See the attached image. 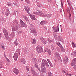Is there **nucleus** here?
<instances>
[{
  "label": "nucleus",
  "mask_w": 76,
  "mask_h": 76,
  "mask_svg": "<svg viewBox=\"0 0 76 76\" xmlns=\"http://www.w3.org/2000/svg\"><path fill=\"white\" fill-rule=\"evenodd\" d=\"M38 12H33L34 14L38 15V16H40L42 17H45L46 18H50L52 15L51 14H45L37 10Z\"/></svg>",
  "instance_id": "obj_1"
},
{
  "label": "nucleus",
  "mask_w": 76,
  "mask_h": 76,
  "mask_svg": "<svg viewBox=\"0 0 76 76\" xmlns=\"http://www.w3.org/2000/svg\"><path fill=\"white\" fill-rule=\"evenodd\" d=\"M42 64H41V66H42V67H44V66H47L48 67L49 66V65H48V62H47V61H46L44 59H43L42 61Z\"/></svg>",
  "instance_id": "obj_2"
},
{
  "label": "nucleus",
  "mask_w": 76,
  "mask_h": 76,
  "mask_svg": "<svg viewBox=\"0 0 76 76\" xmlns=\"http://www.w3.org/2000/svg\"><path fill=\"white\" fill-rule=\"evenodd\" d=\"M36 50L39 53H41L43 51L42 47L40 46H38L37 47Z\"/></svg>",
  "instance_id": "obj_3"
},
{
  "label": "nucleus",
  "mask_w": 76,
  "mask_h": 76,
  "mask_svg": "<svg viewBox=\"0 0 76 76\" xmlns=\"http://www.w3.org/2000/svg\"><path fill=\"white\" fill-rule=\"evenodd\" d=\"M52 28L53 30L55 32H58V31H59V28H58V26H57V27L53 26Z\"/></svg>",
  "instance_id": "obj_4"
},
{
  "label": "nucleus",
  "mask_w": 76,
  "mask_h": 76,
  "mask_svg": "<svg viewBox=\"0 0 76 76\" xmlns=\"http://www.w3.org/2000/svg\"><path fill=\"white\" fill-rule=\"evenodd\" d=\"M12 31L13 32L16 31L18 30V26H14L13 25H12Z\"/></svg>",
  "instance_id": "obj_5"
},
{
  "label": "nucleus",
  "mask_w": 76,
  "mask_h": 76,
  "mask_svg": "<svg viewBox=\"0 0 76 76\" xmlns=\"http://www.w3.org/2000/svg\"><path fill=\"white\" fill-rule=\"evenodd\" d=\"M18 58V54L17 53H15L13 56V58L15 61H17Z\"/></svg>",
  "instance_id": "obj_6"
},
{
  "label": "nucleus",
  "mask_w": 76,
  "mask_h": 76,
  "mask_svg": "<svg viewBox=\"0 0 76 76\" xmlns=\"http://www.w3.org/2000/svg\"><path fill=\"white\" fill-rule=\"evenodd\" d=\"M40 41L43 44H46V43H47V42L45 41V40L44 39V38L41 37L40 38Z\"/></svg>",
  "instance_id": "obj_7"
},
{
  "label": "nucleus",
  "mask_w": 76,
  "mask_h": 76,
  "mask_svg": "<svg viewBox=\"0 0 76 76\" xmlns=\"http://www.w3.org/2000/svg\"><path fill=\"white\" fill-rule=\"evenodd\" d=\"M31 73L34 76H39V75L37 74L36 72H35L33 69H31Z\"/></svg>",
  "instance_id": "obj_8"
},
{
  "label": "nucleus",
  "mask_w": 76,
  "mask_h": 76,
  "mask_svg": "<svg viewBox=\"0 0 76 76\" xmlns=\"http://www.w3.org/2000/svg\"><path fill=\"white\" fill-rule=\"evenodd\" d=\"M13 72L14 73H15V74L17 75L19 73V70L16 69H13Z\"/></svg>",
  "instance_id": "obj_9"
},
{
  "label": "nucleus",
  "mask_w": 76,
  "mask_h": 76,
  "mask_svg": "<svg viewBox=\"0 0 76 76\" xmlns=\"http://www.w3.org/2000/svg\"><path fill=\"white\" fill-rule=\"evenodd\" d=\"M76 58H75L73 60L72 62L71 66H73L74 65H75V64H76Z\"/></svg>",
  "instance_id": "obj_10"
},
{
  "label": "nucleus",
  "mask_w": 76,
  "mask_h": 76,
  "mask_svg": "<svg viewBox=\"0 0 76 76\" xmlns=\"http://www.w3.org/2000/svg\"><path fill=\"white\" fill-rule=\"evenodd\" d=\"M20 23L21 24V25L22 27H25L26 24L25 23H23V22L22 20H20Z\"/></svg>",
  "instance_id": "obj_11"
},
{
  "label": "nucleus",
  "mask_w": 76,
  "mask_h": 76,
  "mask_svg": "<svg viewBox=\"0 0 76 76\" xmlns=\"http://www.w3.org/2000/svg\"><path fill=\"white\" fill-rule=\"evenodd\" d=\"M68 58L67 56H65L64 57V64H67V63Z\"/></svg>",
  "instance_id": "obj_12"
},
{
  "label": "nucleus",
  "mask_w": 76,
  "mask_h": 76,
  "mask_svg": "<svg viewBox=\"0 0 76 76\" xmlns=\"http://www.w3.org/2000/svg\"><path fill=\"white\" fill-rule=\"evenodd\" d=\"M13 25L14 26H18V21L15 20L13 21Z\"/></svg>",
  "instance_id": "obj_13"
},
{
  "label": "nucleus",
  "mask_w": 76,
  "mask_h": 76,
  "mask_svg": "<svg viewBox=\"0 0 76 76\" xmlns=\"http://www.w3.org/2000/svg\"><path fill=\"white\" fill-rule=\"evenodd\" d=\"M20 63H21V62H22L23 63V64H25V63H26V61H25V59L24 58L20 59Z\"/></svg>",
  "instance_id": "obj_14"
},
{
  "label": "nucleus",
  "mask_w": 76,
  "mask_h": 76,
  "mask_svg": "<svg viewBox=\"0 0 76 76\" xmlns=\"http://www.w3.org/2000/svg\"><path fill=\"white\" fill-rule=\"evenodd\" d=\"M24 8L25 9L26 11L27 12V11H29L30 10L29 8L27 6H25L24 7Z\"/></svg>",
  "instance_id": "obj_15"
},
{
  "label": "nucleus",
  "mask_w": 76,
  "mask_h": 76,
  "mask_svg": "<svg viewBox=\"0 0 76 76\" xmlns=\"http://www.w3.org/2000/svg\"><path fill=\"white\" fill-rule=\"evenodd\" d=\"M5 15L6 16H10L11 14L9 12V10H8L7 11L5 12Z\"/></svg>",
  "instance_id": "obj_16"
},
{
  "label": "nucleus",
  "mask_w": 76,
  "mask_h": 76,
  "mask_svg": "<svg viewBox=\"0 0 76 76\" xmlns=\"http://www.w3.org/2000/svg\"><path fill=\"white\" fill-rule=\"evenodd\" d=\"M47 51L49 55H51V52L50 51V50L49 49H47L45 50V52Z\"/></svg>",
  "instance_id": "obj_17"
},
{
  "label": "nucleus",
  "mask_w": 76,
  "mask_h": 76,
  "mask_svg": "<svg viewBox=\"0 0 76 76\" xmlns=\"http://www.w3.org/2000/svg\"><path fill=\"white\" fill-rule=\"evenodd\" d=\"M31 19L33 20H36V18H35V15H31L30 16Z\"/></svg>",
  "instance_id": "obj_18"
},
{
  "label": "nucleus",
  "mask_w": 76,
  "mask_h": 76,
  "mask_svg": "<svg viewBox=\"0 0 76 76\" xmlns=\"http://www.w3.org/2000/svg\"><path fill=\"white\" fill-rule=\"evenodd\" d=\"M30 29H31V33H32V34H33V33H34V32H35V31L36 30L35 28H31Z\"/></svg>",
  "instance_id": "obj_19"
},
{
  "label": "nucleus",
  "mask_w": 76,
  "mask_h": 76,
  "mask_svg": "<svg viewBox=\"0 0 76 76\" xmlns=\"http://www.w3.org/2000/svg\"><path fill=\"white\" fill-rule=\"evenodd\" d=\"M55 56L56 57H57V58H58L60 57V56L59 55V54L58 53L56 52L55 53Z\"/></svg>",
  "instance_id": "obj_20"
},
{
  "label": "nucleus",
  "mask_w": 76,
  "mask_h": 76,
  "mask_svg": "<svg viewBox=\"0 0 76 76\" xmlns=\"http://www.w3.org/2000/svg\"><path fill=\"white\" fill-rule=\"evenodd\" d=\"M23 18L24 19H25V20H26V21H27V22H29V20L28 19V18L27 17L25 16H23Z\"/></svg>",
  "instance_id": "obj_21"
},
{
  "label": "nucleus",
  "mask_w": 76,
  "mask_h": 76,
  "mask_svg": "<svg viewBox=\"0 0 76 76\" xmlns=\"http://www.w3.org/2000/svg\"><path fill=\"white\" fill-rule=\"evenodd\" d=\"M4 35L7 39H8L9 38V35H8V32L4 34Z\"/></svg>",
  "instance_id": "obj_22"
},
{
  "label": "nucleus",
  "mask_w": 76,
  "mask_h": 76,
  "mask_svg": "<svg viewBox=\"0 0 76 76\" xmlns=\"http://www.w3.org/2000/svg\"><path fill=\"white\" fill-rule=\"evenodd\" d=\"M15 35V32H12V33L10 34V36L11 37V38H13L14 37Z\"/></svg>",
  "instance_id": "obj_23"
},
{
  "label": "nucleus",
  "mask_w": 76,
  "mask_h": 76,
  "mask_svg": "<svg viewBox=\"0 0 76 76\" xmlns=\"http://www.w3.org/2000/svg\"><path fill=\"white\" fill-rule=\"evenodd\" d=\"M41 70L42 73H45V68H42L41 69Z\"/></svg>",
  "instance_id": "obj_24"
},
{
  "label": "nucleus",
  "mask_w": 76,
  "mask_h": 76,
  "mask_svg": "<svg viewBox=\"0 0 76 76\" xmlns=\"http://www.w3.org/2000/svg\"><path fill=\"white\" fill-rule=\"evenodd\" d=\"M71 55L72 57H75V56H76V53H75V52H74L72 53H71Z\"/></svg>",
  "instance_id": "obj_25"
},
{
  "label": "nucleus",
  "mask_w": 76,
  "mask_h": 76,
  "mask_svg": "<svg viewBox=\"0 0 76 76\" xmlns=\"http://www.w3.org/2000/svg\"><path fill=\"white\" fill-rule=\"evenodd\" d=\"M57 39L58 41H61L62 40V38H61V37L60 36L57 37Z\"/></svg>",
  "instance_id": "obj_26"
},
{
  "label": "nucleus",
  "mask_w": 76,
  "mask_h": 76,
  "mask_svg": "<svg viewBox=\"0 0 76 76\" xmlns=\"http://www.w3.org/2000/svg\"><path fill=\"white\" fill-rule=\"evenodd\" d=\"M40 25H45V22L44 21H42L40 23Z\"/></svg>",
  "instance_id": "obj_27"
},
{
  "label": "nucleus",
  "mask_w": 76,
  "mask_h": 76,
  "mask_svg": "<svg viewBox=\"0 0 76 76\" xmlns=\"http://www.w3.org/2000/svg\"><path fill=\"white\" fill-rule=\"evenodd\" d=\"M16 52L18 53L19 55H20V50L19 49H18L16 50Z\"/></svg>",
  "instance_id": "obj_28"
},
{
  "label": "nucleus",
  "mask_w": 76,
  "mask_h": 76,
  "mask_svg": "<svg viewBox=\"0 0 76 76\" xmlns=\"http://www.w3.org/2000/svg\"><path fill=\"white\" fill-rule=\"evenodd\" d=\"M36 43V39H33L32 44H35Z\"/></svg>",
  "instance_id": "obj_29"
},
{
  "label": "nucleus",
  "mask_w": 76,
  "mask_h": 76,
  "mask_svg": "<svg viewBox=\"0 0 76 76\" xmlns=\"http://www.w3.org/2000/svg\"><path fill=\"white\" fill-rule=\"evenodd\" d=\"M61 51L63 53H64V52H65V50H64V48H63V47H61Z\"/></svg>",
  "instance_id": "obj_30"
},
{
  "label": "nucleus",
  "mask_w": 76,
  "mask_h": 76,
  "mask_svg": "<svg viewBox=\"0 0 76 76\" xmlns=\"http://www.w3.org/2000/svg\"><path fill=\"white\" fill-rule=\"evenodd\" d=\"M34 66H35V67L37 68V69H38V70L39 71H40V69L39 68H38V65H37L36 64H35L34 65Z\"/></svg>",
  "instance_id": "obj_31"
},
{
  "label": "nucleus",
  "mask_w": 76,
  "mask_h": 76,
  "mask_svg": "<svg viewBox=\"0 0 76 76\" xmlns=\"http://www.w3.org/2000/svg\"><path fill=\"white\" fill-rule=\"evenodd\" d=\"M3 33L4 34L7 33V30H6L5 28H3Z\"/></svg>",
  "instance_id": "obj_32"
},
{
  "label": "nucleus",
  "mask_w": 76,
  "mask_h": 76,
  "mask_svg": "<svg viewBox=\"0 0 76 76\" xmlns=\"http://www.w3.org/2000/svg\"><path fill=\"white\" fill-rule=\"evenodd\" d=\"M72 45L73 47H76V44H75L74 43H73V42H72Z\"/></svg>",
  "instance_id": "obj_33"
},
{
  "label": "nucleus",
  "mask_w": 76,
  "mask_h": 76,
  "mask_svg": "<svg viewBox=\"0 0 76 76\" xmlns=\"http://www.w3.org/2000/svg\"><path fill=\"white\" fill-rule=\"evenodd\" d=\"M7 5L9 6H13V4H11L10 3L7 2Z\"/></svg>",
  "instance_id": "obj_34"
},
{
  "label": "nucleus",
  "mask_w": 76,
  "mask_h": 76,
  "mask_svg": "<svg viewBox=\"0 0 76 76\" xmlns=\"http://www.w3.org/2000/svg\"><path fill=\"white\" fill-rule=\"evenodd\" d=\"M48 76H52L53 75L50 71L48 73Z\"/></svg>",
  "instance_id": "obj_35"
},
{
  "label": "nucleus",
  "mask_w": 76,
  "mask_h": 76,
  "mask_svg": "<svg viewBox=\"0 0 76 76\" xmlns=\"http://www.w3.org/2000/svg\"><path fill=\"white\" fill-rule=\"evenodd\" d=\"M51 47L53 50H54L55 48H54V45H52L51 46Z\"/></svg>",
  "instance_id": "obj_36"
},
{
  "label": "nucleus",
  "mask_w": 76,
  "mask_h": 76,
  "mask_svg": "<svg viewBox=\"0 0 76 76\" xmlns=\"http://www.w3.org/2000/svg\"><path fill=\"white\" fill-rule=\"evenodd\" d=\"M33 62H36L37 61V59L35 58H34L32 59V61Z\"/></svg>",
  "instance_id": "obj_37"
},
{
  "label": "nucleus",
  "mask_w": 76,
  "mask_h": 76,
  "mask_svg": "<svg viewBox=\"0 0 76 76\" xmlns=\"http://www.w3.org/2000/svg\"><path fill=\"white\" fill-rule=\"evenodd\" d=\"M57 45H58L59 47H61V43L60 42H58L57 43Z\"/></svg>",
  "instance_id": "obj_38"
},
{
  "label": "nucleus",
  "mask_w": 76,
  "mask_h": 76,
  "mask_svg": "<svg viewBox=\"0 0 76 76\" xmlns=\"http://www.w3.org/2000/svg\"><path fill=\"white\" fill-rule=\"evenodd\" d=\"M14 44L16 46H18V42H17V41L16 40L14 42Z\"/></svg>",
  "instance_id": "obj_39"
},
{
  "label": "nucleus",
  "mask_w": 76,
  "mask_h": 76,
  "mask_svg": "<svg viewBox=\"0 0 76 76\" xmlns=\"http://www.w3.org/2000/svg\"><path fill=\"white\" fill-rule=\"evenodd\" d=\"M29 67L28 66H27L26 67V70L27 72L29 71Z\"/></svg>",
  "instance_id": "obj_40"
},
{
  "label": "nucleus",
  "mask_w": 76,
  "mask_h": 76,
  "mask_svg": "<svg viewBox=\"0 0 76 76\" xmlns=\"http://www.w3.org/2000/svg\"><path fill=\"white\" fill-rule=\"evenodd\" d=\"M3 68V65H2V63L1 62H0V68Z\"/></svg>",
  "instance_id": "obj_41"
},
{
  "label": "nucleus",
  "mask_w": 76,
  "mask_h": 76,
  "mask_svg": "<svg viewBox=\"0 0 76 76\" xmlns=\"http://www.w3.org/2000/svg\"><path fill=\"white\" fill-rule=\"evenodd\" d=\"M25 0L26 1L27 4H30V1H28V0Z\"/></svg>",
  "instance_id": "obj_42"
},
{
  "label": "nucleus",
  "mask_w": 76,
  "mask_h": 76,
  "mask_svg": "<svg viewBox=\"0 0 76 76\" xmlns=\"http://www.w3.org/2000/svg\"><path fill=\"white\" fill-rule=\"evenodd\" d=\"M48 41L49 42H53V40H50V39H49V38H48Z\"/></svg>",
  "instance_id": "obj_43"
},
{
  "label": "nucleus",
  "mask_w": 76,
  "mask_h": 76,
  "mask_svg": "<svg viewBox=\"0 0 76 76\" xmlns=\"http://www.w3.org/2000/svg\"><path fill=\"white\" fill-rule=\"evenodd\" d=\"M47 60L48 62L49 63V64L50 65H51V61H50V60H49V59H47Z\"/></svg>",
  "instance_id": "obj_44"
},
{
  "label": "nucleus",
  "mask_w": 76,
  "mask_h": 76,
  "mask_svg": "<svg viewBox=\"0 0 76 76\" xmlns=\"http://www.w3.org/2000/svg\"><path fill=\"white\" fill-rule=\"evenodd\" d=\"M69 19L70 20H71V18H72V17H71V14L70 12L69 13Z\"/></svg>",
  "instance_id": "obj_45"
},
{
  "label": "nucleus",
  "mask_w": 76,
  "mask_h": 76,
  "mask_svg": "<svg viewBox=\"0 0 76 76\" xmlns=\"http://www.w3.org/2000/svg\"><path fill=\"white\" fill-rule=\"evenodd\" d=\"M33 34H34V35H35L36 36L37 35V31L34 32V33H33Z\"/></svg>",
  "instance_id": "obj_46"
},
{
  "label": "nucleus",
  "mask_w": 76,
  "mask_h": 76,
  "mask_svg": "<svg viewBox=\"0 0 76 76\" xmlns=\"http://www.w3.org/2000/svg\"><path fill=\"white\" fill-rule=\"evenodd\" d=\"M26 12H27V13H28V14L29 15V16H30V15H31V14L29 12V11H26Z\"/></svg>",
  "instance_id": "obj_47"
},
{
  "label": "nucleus",
  "mask_w": 76,
  "mask_h": 76,
  "mask_svg": "<svg viewBox=\"0 0 76 76\" xmlns=\"http://www.w3.org/2000/svg\"><path fill=\"white\" fill-rule=\"evenodd\" d=\"M53 35H54V37L55 38H57V35H56V34H54Z\"/></svg>",
  "instance_id": "obj_48"
},
{
  "label": "nucleus",
  "mask_w": 76,
  "mask_h": 76,
  "mask_svg": "<svg viewBox=\"0 0 76 76\" xmlns=\"http://www.w3.org/2000/svg\"><path fill=\"white\" fill-rule=\"evenodd\" d=\"M21 33H22V31H19L18 33V34H21Z\"/></svg>",
  "instance_id": "obj_49"
},
{
  "label": "nucleus",
  "mask_w": 76,
  "mask_h": 76,
  "mask_svg": "<svg viewBox=\"0 0 76 76\" xmlns=\"http://www.w3.org/2000/svg\"><path fill=\"white\" fill-rule=\"evenodd\" d=\"M68 10H69V12H70V10H71V8L70 7H69V8H68Z\"/></svg>",
  "instance_id": "obj_50"
},
{
  "label": "nucleus",
  "mask_w": 76,
  "mask_h": 76,
  "mask_svg": "<svg viewBox=\"0 0 76 76\" xmlns=\"http://www.w3.org/2000/svg\"><path fill=\"white\" fill-rule=\"evenodd\" d=\"M2 48L4 50H5V48H4V46H2Z\"/></svg>",
  "instance_id": "obj_51"
},
{
  "label": "nucleus",
  "mask_w": 76,
  "mask_h": 76,
  "mask_svg": "<svg viewBox=\"0 0 76 76\" xmlns=\"http://www.w3.org/2000/svg\"><path fill=\"white\" fill-rule=\"evenodd\" d=\"M61 6L63 7V3L62 2V1H61Z\"/></svg>",
  "instance_id": "obj_52"
},
{
  "label": "nucleus",
  "mask_w": 76,
  "mask_h": 76,
  "mask_svg": "<svg viewBox=\"0 0 76 76\" xmlns=\"http://www.w3.org/2000/svg\"><path fill=\"white\" fill-rule=\"evenodd\" d=\"M16 12L15 11H14L13 12V15H15V14H16Z\"/></svg>",
  "instance_id": "obj_53"
},
{
  "label": "nucleus",
  "mask_w": 76,
  "mask_h": 76,
  "mask_svg": "<svg viewBox=\"0 0 76 76\" xmlns=\"http://www.w3.org/2000/svg\"><path fill=\"white\" fill-rule=\"evenodd\" d=\"M2 35V34L0 33V39L1 38V35Z\"/></svg>",
  "instance_id": "obj_54"
},
{
  "label": "nucleus",
  "mask_w": 76,
  "mask_h": 76,
  "mask_svg": "<svg viewBox=\"0 0 76 76\" xmlns=\"http://www.w3.org/2000/svg\"><path fill=\"white\" fill-rule=\"evenodd\" d=\"M74 69H75V70H76V65H75L74 66Z\"/></svg>",
  "instance_id": "obj_55"
},
{
  "label": "nucleus",
  "mask_w": 76,
  "mask_h": 76,
  "mask_svg": "<svg viewBox=\"0 0 76 76\" xmlns=\"http://www.w3.org/2000/svg\"><path fill=\"white\" fill-rule=\"evenodd\" d=\"M40 76H44V75H43V74L42 73H41L40 74Z\"/></svg>",
  "instance_id": "obj_56"
},
{
  "label": "nucleus",
  "mask_w": 76,
  "mask_h": 76,
  "mask_svg": "<svg viewBox=\"0 0 76 76\" xmlns=\"http://www.w3.org/2000/svg\"><path fill=\"white\" fill-rule=\"evenodd\" d=\"M63 73H66V72L64 70L63 71Z\"/></svg>",
  "instance_id": "obj_57"
},
{
  "label": "nucleus",
  "mask_w": 76,
  "mask_h": 76,
  "mask_svg": "<svg viewBox=\"0 0 76 76\" xmlns=\"http://www.w3.org/2000/svg\"><path fill=\"white\" fill-rule=\"evenodd\" d=\"M66 76H67V75H69V74L68 73H66Z\"/></svg>",
  "instance_id": "obj_58"
},
{
  "label": "nucleus",
  "mask_w": 76,
  "mask_h": 76,
  "mask_svg": "<svg viewBox=\"0 0 76 76\" xmlns=\"http://www.w3.org/2000/svg\"><path fill=\"white\" fill-rule=\"evenodd\" d=\"M37 6L39 7H41V6L39 5H38Z\"/></svg>",
  "instance_id": "obj_59"
},
{
  "label": "nucleus",
  "mask_w": 76,
  "mask_h": 76,
  "mask_svg": "<svg viewBox=\"0 0 76 76\" xmlns=\"http://www.w3.org/2000/svg\"><path fill=\"white\" fill-rule=\"evenodd\" d=\"M51 0H48V2H50V1H51Z\"/></svg>",
  "instance_id": "obj_60"
},
{
  "label": "nucleus",
  "mask_w": 76,
  "mask_h": 76,
  "mask_svg": "<svg viewBox=\"0 0 76 76\" xmlns=\"http://www.w3.org/2000/svg\"><path fill=\"white\" fill-rule=\"evenodd\" d=\"M51 0H48V2H50V1H51Z\"/></svg>",
  "instance_id": "obj_61"
},
{
  "label": "nucleus",
  "mask_w": 76,
  "mask_h": 76,
  "mask_svg": "<svg viewBox=\"0 0 76 76\" xmlns=\"http://www.w3.org/2000/svg\"><path fill=\"white\" fill-rule=\"evenodd\" d=\"M4 56V57L6 59H7V57H6V56Z\"/></svg>",
  "instance_id": "obj_62"
},
{
  "label": "nucleus",
  "mask_w": 76,
  "mask_h": 76,
  "mask_svg": "<svg viewBox=\"0 0 76 76\" xmlns=\"http://www.w3.org/2000/svg\"><path fill=\"white\" fill-rule=\"evenodd\" d=\"M60 12H62V10H61L60 11Z\"/></svg>",
  "instance_id": "obj_63"
},
{
  "label": "nucleus",
  "mask_w": 76,
  "mask_h": 76,
  "mask_svg": "<svg viewBox=\"0 0 76 76\" xmlns=\"http://www.w3.org/2000/svg\"><path fill=\"white\" fill-rule=\"evenodd\" d=\"M69 76H71L72 75V74H69Z\"/></svg>",
  "instance_id": "obj_64"
}]
</instances>
